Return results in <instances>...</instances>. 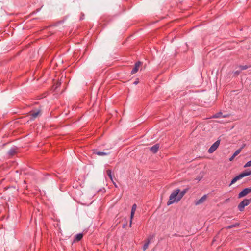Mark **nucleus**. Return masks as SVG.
<instances>
[{
  "label": "nucleus",
  "instance_id": "4be33fe9",
  "mask_svg": "<svg viewBox=\"0 0 251 251\" xmlns=\"http://www.w3.org/2000/svg\"><path fill=\"white\" fill-rule=\"evenodd\" d=\"M139 83V80L137 79L136 81H135L134 82V84L135 85H137L138 83Z\"/></svg>",
  "mask_w": 251,
  "mask_h": 251
},
{
  "label": "nucleus",
  "instance_id": "dca6fc26",
  "mask_svg": "<svg viewBox=\"0 0 251 251\" xmlns=\"http://www.w3.org/2000/svg\"><path fill=\"white\" fill-rule=\"evenodd\" d=\"M83 237V234H78L75 238V240L76 241H80Z\"/></svg>",
  "mask_w": 251,
  "mask_h": 251
},
{
  "label": "nucleus",
  "instance_id": "5701e85b",
  "mask_svg": "<svg viewBox=\"0 0 251 251\" xmlns=\"http://www.w3.org/2000/svg\"><path fill=\"white\" fill-rule=\"evenodd\" d=\"M201 178H202V176H201V177L199 176V177H198L196 179H197V180H198L199 181H200V180L201 179Z\"/></svg>",
  "mask_w": 251,
  "mask_h": 251
},
{
  "label": "nucleus",
  "instance_id": "6e6552de",
  "mask_svg": "<svg viewBox=\"0 0 251 251\" xmlns=\"http://www.w3.org/2000/svg\"><path fill=\"white\" fill-rule=\"evenodd\" d=\"M141 64H142V63L140 61H138V62H137L135 64V67L132 70L131 73L132 74H134L136 73L138 71L139 68L141 66Z\"/></svg>",
  "mask_w": 251,
  "mask_h": 251
},
{
  "label": "nucleus",
  "instance_id": "7ed1b4c3",
  "mask_svg": "<svg viewBox=\"0 0 251 251\" xmlns=\"http://www.w3.org/2000/svg\"><path fill=\"white\" fill-rule=\"evenodd\" d=\"M220 140L216 141L208 149V152L209 153H213L218 147L220 145Z\"/></svg>",
  "mask_w": 251,
  "mask_h": 251
},
{
  "label": "nucleus",
  "instance_id": "b1692460",
  "mask_svg": "<svg viewBox=\"0 0 251 251\" xmlns=\"http://www.w3.org/2000/svg\"><path fill=\"white\" fill-rule=\"evenodd\" d=\"M61 84L60 82H58L56 84V87L59 86Z\"/></svg>",
  "mask_w": 251,
  "mask_h": 251
},
{
  "label": "nucleus",
  "instance_id": "bb28decb",
  "mask_svg": "<svg viewBox=\"0 0 251 251\" xmlns=\"http://www.w3.org/2000/svg\"><path fill=\"white\" fill-rule=\"evenodd\" d=\"M14 153V151L10 152L11 155H13Z\"/></svg>",
  "mask_w": 251,
  "mask_h": 251
},
{
  "label": "nucleus",
  "instance_id": "4468645a",
  "mask_svg": "<svg viewBox=\"0 0 251 251\" xmlns=\"http://www.w3.org/2000/svg\"><path fill=\"white\" fill-rule=\"evenodd\" d=\"M96 154L99 155V156H103V155H106L108 154V153L103 152V151H98L95 153Z\"/></svg>",
  "mask_w": 251,
  "mask_h": 251
},
{
  "label": "nucleus",
  "instance_id": "423d86ee",
  "mask_svg": "<svg viewBox=\"0 0 251 251\" xmlns=\"http://www.w3.org/2000/svg\"><path fill=\"white\" fill-rule=\"evenodd\" d=\"M136 208H137L136 204H133L132 207V210H131V216H130L131 220H130V226H131L132 220V219L134 217V216L135 212V211L136 210Z\"/></svg>",
  "mask_w": 251,
  "mask_h": 251
},
{
  "label": "nucleus",
  "instance_id": "cd10ccee",
  "mask_svg": "<svg viewBox=\"0 0 251 251\" xmlns=\"http://www.w3.org/2000/svg\"><path fill=\"white\" fill-rule=\"evenodd\" d=\"M227 117V115H224V116H223V117H224V118Z\"/></svg>",
  "mask_w": 251,
  "mask_h": 251
},
{
  "label": "nucleus",
  "instance_id": "a878e982",
  "mask_svg": "<svg viewBox=\"0 0 251 251\" xmlns=\"http://www.w3.org/2000/svg\"><path fill=\"white\" fill-rule=\"evenodd\" d=\"M235 73H236V74L238 75V74H239V72H238V71H236V72H235Z\"/></svg>",
  "mask_w": 251,
  "mask_h": 251
},
{
  "label": "nucleus",
  "instance_id": "6ab92c4d",
  "mask_svg": "<svg viewBox=\"0 0 251 251\" xmlns=\"http://www.w3.org/2000/svg\"><path fill=\"white\" fill-rule=\"evenodd\" d=\"M251 160L249 161L247 163H246L245 164V165H244V167L247 168V167H251Z\"/></svg>",
  "mask_w": 251,
  "mask_h": 251
},
{
  "label": "nucleus",
  "instance_id": "aec40b11",
  "mask_svg": "<svg viewBox=\"0 0 251 251\" xmlns=\"http://www.w3.org/2000/svg\"><path fill=\"white\" fill-rule=\"evenodd\" d=\"M239 68L241 70H244L247 69L248 68V66L247 65L240 66Z\"/></svg>",
  "mask_w": 251,
  "mask_h": 251
},
{
  "label": "nucleus",
  "instance_id": "c85d7f7f",
  "mask_svg": "<svg viewBox=\"0 0 251 251\" xmlns=\"http://www.w3.org/2000/svg\"><path fill=\"white\" fill-rule=\"evenodd\" d=\"M245 145H244L243 146H242V147L241 148H243L245 147Z\"/></svg>",
  "mask_w": 251,
  "mask_h": 251
},
{
  "label": "nucleus",
  "instance_id": "412c9836",
  "mask_svg": "<svg viewBox=\"0 0 251 251\" xmlns=\"http://www.w3.org/2000/svg\"><path fill=\"white\" fill-rule=\"evenodd\" d=\"M238 225H239L238 224H235V225H230V226H228L227 228L230 229V228H231L232 227L237 226Z\"/></svg>",
  "mask_w": 251,
  "mask_h": 251
},
{
  "label": "nucleus",
  "instance_id": "9d476101",
  "mask_svg": "<svg viewBox=\"0 0 251 251\" xmlns=\"http://www.w3.org/2000/svg\"><path fill=\"white\" fill-rule=\"evenodd\" d=\"M159 148V145L158 144H156L155 145H154V146H153L152 147H151V148H150V150L154 153L157 152L158 149Z\"/></svg>",
  "mask_w": 251,
  "mask_h": 251
},
{
  "label": "nucleus",
  "instance_id": "f8f14e48",
  "mask_svg": "<svg viewBox=\"0 0 251 251\" xmlns=\"http://www.w3.org/2000/svg\"><path fill=\"white\" fill-rule=\"evenodd\" d=\"M240 179H241V178L240 177V175L235 177L231 181V183L230 184V186L232 184H234V183H235L237 180H239Z\"/></svg>",
  "mask_w": 251,
  "mask_h": 251
},
{
  "label": "nucleus",
  "instance_id": "39448f33",
  "mask_svg": "<svg viewBox=\"0 0 251 251\" xmlns=\"http://www.w3.org/2000/svg\"><path fill=\"white\" fill-rule=\"evenodd\" d=\"M41 115V111L40 110H38L36 111L31 112L30 116H31V119L34 120L38 116Z\"/></svg>",
  "mask_w": 251,
  "mask_h": 251
},
{
  "label": "nucleus",
  "instance_id": "2eb2a0df",
  "mask_svg": "<svg viewBox=\"0 0 251 251\" xmlns=\"http://www.w3.org/2000/svg\"><path fill=\"white\" fill-rule=\"evenodd\" d=\"M106 172H107V174L108 176L110 178L111 180L112 181H113V178H112V174H111V171L110 170H107Z\"/></svg>",
  "mask_w": 251,
  "mask_h": 251
},
{
  "label": "nucleus",
  "instance_id": "f3484780",
  "mask_svg": "<svg viewBox=\"0 0 251 251\" xmlns=\"http://www.w3.org/2000/svg\"><path fill=\"white\" fill-rule=\"evenodd\" d=\"M150 242V240L148 239L147 242L146 243H145L143 246V249L144 251H145L148 248Z\"/></svg>",
  "mask_w": 251,
  "mask_h": 251
},
{
  "label": "nucleus",
  "instance_id": "0eeeda50",
  "mask_svg": "<svg viewBox=\"0 0 251 251\" xmlns=\"http://www.w3.org/2000/svg\"><path fill=\"white\" fill-rule=\"evenodd\" d=\"M206 199H207V195H204L201 199L195 201V204L196 205H200V204L203 203L206 201Z\"/></svg>",
  "mask_w": 251,
  "mask_h": 251
},
{
  "label": "nucleus",
  "instance_id": "393cba45",
  "mask_svg": "<svg viewBox=\"0 0 251 251\" xmlns=\"http://www.w3.org/2000/svg\"><path fill=\"white\" fill-rule=\"evenodd\" d=\"M112 182H113V184L115 185V186L117 187L116 183L114 182H113V181H112Z\"/></svg>",
  "mask_w": 251,
  "mask_h": 251
},
{
  "label": "nucleus",
  "instance_id": "f03ea898",
  "mask_svg": "<svg viewBox=\"0 0 251 251\" xmlns=\"http://www.w3.org/2000/svg\"><path fill=\"white\" fill-rule=\"evenodd\" d=\"M251 202V199H244L238 205V209L240 211H243L246 206L248 205Z\"/></svg>",
  "mask_w": 251,
  "mask_h": 251
},
{
  "label": "nucleus",
  "instance_id": "20e7f679",
  "mask_svg": "<svg viewBox=\"0 0 251 251\" xmlns=\"http://www.w3.org/2000/svg\"><path fill=\"white\" fill-rule=\"evenodd\" d=\"M251 192V187L245 188L239 194L238 198H240L243 197Z\"/></svg>",
  "mask_w": 251,
  "mask_h": 251
},
{
  "label": "nucleus",
  "instance_id": "a211bd4d",
  "mask_svg": "<svg viewBox=\"0 0 251 251\" xmlns=\"http://www.w3.org/2000/svg\"><path fill=\"white\" fill-rule=\"evenodd\" d=\"M221 115H222V113L219 112V113H216L215 115H214L213 116V117L214 118H217L220 117L221 116Z\"/></svg>",
  "mask_w": 251,
  "mask_h": 251
},
{
  "label": "nucleus",
  "instance_id": "9b49d317",
  "mask_svg": "<svg viewBox=\"0 0 251 251\" xmlns=\"http://www.w3.org/2000/svg\"><path fill=\"white\" fill-rule=\"evenodd\" d=\"M251 175V171L245 172L240 174V177L242 178L244 177L250 176Z\"/></svg>",
  "mask_w": 251,
  "mask_h": 251
},
{
  "label": "nucleus",
  "instance_id": "ddd939ff",
  "mask_svg": "<svg viewBox=\"0 0 251 251\" xmlns=\"http://www.w3.org/2000/svg\"><path fill=\"white\" fill-rule=\"evenodd\" d=\"M187 192V189H185L183 191L180 192V191L179 190V198H180V199H181V198L183 197V196L185 195V194Z\"/></svg>",
  "mask_w": 251,
  "mask_h": 251
},
{
  "label": "nucleus",
  "instance_id": "f257e3e1",
  "mask_svg": "<svg viewBox=\"0 0 251 251\" xmlns=\"http://www.w3.org/2000/svg\"><path fill=\"white\" fill-rule=\"evenodd\" d=\"M179 189L174 190L169 197V200L167 202V205H170L175 202H178L181 199L179 198Z\"/></svg>",
  "mask_w": 251,
  "mask_h": 251
},
{
  "label": "nucleus",
  "instance_id": "1a4fd4ad",
  "mask_svg": "<svg viewBox=\"0 0 251 251\" xmlns=\"http://www.w3.org/2000/svg\"><path fill=\"white\" fill-rule=\"evenodd\" d=\"M242 149L243 148H241L240 149L236 151L234 153L233 155L229 158V160L230 161H232L234 159V158L241 152Z\"/></svg>",
  "mask_w": 251,
  "mask_h": 251
}]
</instances>
